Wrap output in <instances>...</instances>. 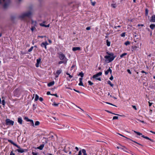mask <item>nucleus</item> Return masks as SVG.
<instances>
[{
  "label": "nucleus",
  "instance_id": "f257e3e1",
  "mask_svg": "<svg viewBox=\"0 0 155 155\" xmlns=\"http://www.w3.org/2000/svg\"><path fill=\"white\" fill-rule=\"evenodd\" d=\"M33 12L31 10L26 12L22 14L19 16V18L23 20H25L26 18H30L32 15Z\"/></svg>",
  "mask_w": 155,
  "mask_h": 155
},
{
  "label": "nucleus",
  "instance_id": "f03ea898",
  "mask_svg": "<svg viewBox=\"0 0 155 155\" xmlns=\"http://www.w3.org/2000/svg\"><path fill=\"white\" fill-rule=\"evenodd\" d=\"M113 53H109L107 52V62L109 63L112 61L116 57Z\"/></svg>",
  "mask_w": 155,
  "mask_h": 155
},
{
  "label": "nucleus",
  "instance_id": "7ed1b4c3",
  "mask_svg": "<svg viewBox=\"0 0 155 155\" xmlns=\"http://www.w3.org/2000/svg\"><path fill=\"white\" fill-rule=\"evenodd\" d=\"M102 72H99L96 74L94 75L93 76V78H95L96 79L98 80L99 81H101V79L100 78H99V76H101L102 75Z\"/></svg>",
  "mask_w": 155,
  "mask_h": 155
},
{
  "label": "nucleus",
  "instance_id": "20e7f679",
  "mask_svg": "<svg viewBox=\"0 0 155 155\" xmlns=\"http://www.w3.org/2000/svg\"><path fill=\"white\" fill-rule=\"evenodd\" d=\"M6 124L7 125H13L14 124V121L10 120L9 119H6L5 120Z\"/></svg>",
  "mask_w": 155,
  "mask_h": 155
},
{
  "label": "nucleus",
  "instance_id": "39448f33",
  "mask_svg": "<svg viewBox=\"0 0 155 155\" xmlns=\"http://www.w3.org/2000/svg\"><path fill=\"white\" fill-rule=\"evenodd\" d=\"M18 147H17L18 149H17L16 151H18V153H23L24 152H26L27 151V150L26 149H23L22 148H21L18 145Z\"/></svg>",
  "mask_w": 155,
  "mask_h": 155
},
{
  "label": "nucleus",
  "instance_id": "423d86ee",
  "mask_svg": "<svg viewBox=\"0 0 155 155\" xmlns=\"http://www.w3.org/2000/svg\"><path fill=\"white\" fill-rule=\"evenodd\" d=\"M59 57L61 60H67L66 58H65V56L62 53L59 54Z\"/></svg>",
  "mask_w": 155,
  "mask_h": 155
},
{
  "label": "nucleus",
  "instance_id": "0eeeda50",
  "mask_svg": "<svg viewBox=\"0 0 155 155\" xmlns=\"http://www.w3.org/2000/svg\"><path fill=\"white\" fill-rule=\"evenodd\" d=\"M48 44L47 42V41H45V42H43L41 44V46L42 47H44L45 49H47V46L48 45Z\"/></svg>",
  "mask_w": 155,
  "mask_h": 155
},
{
  "label": "nucleus",
  "instance_id": "6e6552de",
  "mask_svg": "<svg viewBox=\"0 0 155 155\" xmlns=\"http://www.w3.org/2000/svg\"><path fill=\"white\" fill-rule=\"evenodd\" d=\"M31 25H32V26L33 27L35 28L37 27V22L36 21H34L33 20L31 21Z\"/></svg>",
  "mask_w": 155,
  "mask_h": 155
},
{
  "label": "nucleus",
  "instance_id": "1a4fd4ad",
  "mask_svg": "<svg viewBox=\"0 0 155 155\" xmlns=\"http://www.w3.org/2000/svg\"><path fill=\"white\" fill-rule=\"evenodd\" d=\"M41 58H40L37 59V63L35 64L36 67L37 68L39 67V64L40 63L41 61Z\"/></svg>",
  "mask_w": 155,
  "mask_h": 155
},
{
  "label": "nucleus",
  "instance_id": "9d476101",
  "mask_svg": "<svg viewBox=\"0 0 155 155\" xmlns=\"http://www.w3.org/2000/svg\"><path fill=\"white\" fill-rule=\"evenodd\" d=\"M70 148L69 147H64L63 150V151L64 152L66 153H68L70 150Z\"/></svg>",
  "mask_w": 155,
  "mask_h": 155
},
{
  "label": "nucleus",
  "instance_id": "9b49d317",
  "mask_svg": "<svg viewBox=\"0 0 155 155\" xmlns=\"http://www.w3.org/2000/svg\"><path fill=\"white\" fill-rule=\"evenodd\" d=\"M151 22H155V15H153L151 17V19L150 20Z\"/></svg>",
  "mask_w": 155,
  "mask_h": 155
},
{
  "label": "nucleus",
  "instance_id": "f8f14e48",
  "mask_svg": "<svg viewBox=\"0 0 155 155\" xmlns=\"http://www.w3.org/2000/svg\"><path fill=\"white\" fill-rule=\"evenodd\" d=\"M8 141L9 142L13 144L14 146L16 147H18V145L15 143H14L12 140H8Z\"/></svg>",
  "mask_w": 155,
  "mask_h": 155
},
{
  "label": "nucleus",
  "instance_id": "ddd939ff",
  "mask_svg": "<svg viewBox=\"0 0 155 155\" xmlns=\"http://www.w3.org/2000/svg\"><path fill=\"white\" fill-rule=\"evenodd\" d=\"M23 120L22 118L21 117H19L18 118V122L20 124H22Z\"/></svg>",
  "mask_w": 155,
  "mask_h": 155
},
{
  "label": "nucleus",
  "instance_id": "4468645a",
  "mask_svg": "<svg viewBox=\"0 0 155 155\" xmlns=\"http://www.w3.org/2000/svg\"><path fill=\"white\" fill-rule=\"evenodd\" d=\"M142 137L143 138H144L146 139H147L149 140H150V141H151L152 142H153V140H152V139L150 138L149 137H147L145 136L144 135H142Z\"/></svg>",
  "mask_w": 155,
  "mask_h": 155
},
{
  "label": "nucleus",
  "instance_id": "2eb2a0df",
  "mask_svg": "<svg viewBox=\"0 0 155 155\" xmlns=\"http://www.w3.org/2000/svg\"><path fill=\"white\" fill-rule=\"evenodd\" d=\"M83 78H80L79 80L80 81V83L78 85L79 86H84L83 84V83L82 80Z\"/></svg>",
  "mask_w": 155,
  "mask_h": 155
},
{
  "label": "nucleus",
  "instance_id": "dca6fc26",
  "mask_svg": "<svg viewBox=\"0 0 155 155\" xmlns=\"http://www.w3.org/2000/svg\"><path fill=\"white\" fill-rule=\"evenodd\" d=\"M54 81H52L48 84V86L49 87H51L54 85Z\"/></svg>",
  "mask_w": 155,
  "mask_h": 155
},
{
  "label": "nucleus",
  "instance_id": "f3484780",
  "mask_svg": "<svg viewBox=\"0 0 155 155\" xmlns=\"http://www.w3.org/2000/svg\"><path fill=\"white\" fill-rule=\"evenodd\" d=\"M81 50V48L79 47H75L72 48L73 51H75L77 50Z\"/></svg>",
  "mask_w": 155,
  "mask_h": 155
},
{
  "label": "nucleus",
  "instance_id": "a211bd4d",
  "mask_svg": "<svg viewBox=\"0 0 155 155\" xmlns=\"http://www.w3.org/2000/svg\"><path fill=\"white\" fill-rule=\"evenodd\" d=\"M44 144H42L41 145H40V146L38 147L37 148L38 149H39L40 150H42L43 149V148H44Z\"/></svg>",
  "mask_w": 155,
  "mask_h": 155
},
{
  "label": "nucleus",
  "instance_id": "6ab92c4d",
  "mask_svg": "<svg viewBox=\"0 0 155 155\" xmlns=\"http://www.w3.org/2000/svg\"><path fill=\"white\" fill-rule=\"evenodd\" d=\"M67 62V60H64V61H60L59 62L58 64H60L62 63H64L65 64H66Z\"/></svg>",
  "mask_w": 155,
  "mask_h": 155
},
{
  "label": "nucleus",
  "instance_id": "aec40b11",
  "mask_svg": "<svg viewBox=\"0 0 155 155\" xmlns=\"http://www.w3.org/2000/svg\"><path fill=\"white\" fill-rule=\"evenodd\" d=\"M150 27L151 29H153L155 28V25L154 24H151L150 25Z\"/></svg>",
  "mask_w": 155,
  "mask_h": 155
},
{
  "label": "nucleus",
  "instance_id": "412c9836",
  "mask_svg": "<svg viewBox=\"0 0 155 155\" xmlns=\"http://www.w3.org/2000/svg\"><path fill=\"white\" fill-rule=\"evenodd\" d=\"M117 5L116 3H113L110 5L111 7L113 8H116L117 7Z\"/></svg>",
  "mask_w": 155,
  "mask_h": 155
},
{
  "label": "nucleus",
  "instance_id": "4be33fe9",
  "mask_svg": "<svg viewBox=\"0 0 155 155\" xmlns=\"http://www.w3.org/2000/svg\"><path fill=\"white\" fill-rule=\"evenodd\" d=\"M40 25L41 26L45 27H49V24H48L47 25H44L42 23L40 24Z\"/></svg>",
  "mask_w": 155,
  "mask_h": 155
},
{
  "label": "nucleus",
  "instance_id": "5701e85b",
  "mask_svg": "<svg viewBox=\"0 0 155 155\" xmlns=\"http://www.w3.org/2000/svg\"><path fill=\"white\" fill-rule=\"evenodd\" d=\"M121 147H122L121 149L123 150L124 151L127 152L126 150H127V148H126L124 146H121Z\"/></svg>",
  "mask_w": 155,
  "mask_h": 155
},
{
  "label": "nucleus",
  "instance_id": "b1692460",
  "mask_svg": "<svg viewBox=\"0 0 155 155\" xmlns=\"http://www.w3.org/2000/svg\"><path fill=\"white\" fill-rule=\"evenodd\" d=\"M82 152L83 154V155H87V154L86 153V151L85 149H83L82 150Z\"/></svg>",
  "mask_w": 155,
  "mask_h": 155
},
{
  "label": "nucleus",
  "instance_id": "393cba45",
  "mask_svg": "<svg viewBox=\"0 0 155 155\" xmlns=\"http://www.w3.org/2000/svg\"><path fill=\"white\" fill-rule=\"evenodd\" d=\"M61 71H62V70L61 69H60L59 70H57L56 71V73L58 75H59V74H60L61 73Z\"/></svg>",
  "mask_w": 155,
  "mask_h": 155
},
{
  "label": "nucleus",
  "instance_id": "a878e982",
  "mask_svg": "<svg viewBox=\"0 0 155 155\" xmlns=\"http://www.w3.org/2000/svg\"><path fill=\"white\" fill-rule=\"evenodd\" d=\"M109 72H110V74H111L112 71V70L110 68H109L107 70V74H108V73Z\"/></svg>",
  "mask_w": 155,
  "mask_h": 155
},
{
  "label": "nucleus",
  "instance_id": "bb28decb",
  "mask_svg": "<svg viewBox=\"0 0 155 155\" xmlns=\"http://www.w3.org/2000/svg\"><path fill=\"white\" fill-rule=\"evenodd\" d=\"M59 103L57 104L55 102H54L52 104V105L55 106H58Z\"/></svg>",
  "mask_w": 155,
  "mask_h": 155
},
{
  "label": "nucleus",
  "instance_id": "cd10ccee",
  "mask_svg": "<svg viewBox=\"0 0 155 155\" xmlns=\"http://www.w3.org/2000/svg\"><path fill=\"white\" fill-rule=\"evenodd\" d=\"M38 98H39L37 94H36L35 95V101H37L38 100Z\"/></svg>",
  "mask_w": 155,
  "mask_h": 155
},
{
  "label": "nucleus",
  "instance_id": "c85d7f7f",
  "mask_svg": "<svg viewBox=\"0 0 155 155\" xmlns=\"http://www.w3.org/2000/svg\"><path fill=\"white\" fill-rule=\"evenodd\" d=\"M79 75L81 77V78H82L84 77V75L83 73L82 72H80L79 74Z\"/></svg>",
  "mask_w": 155,
  "mask_h": 155
},
{
  "label": "nucleus",
  "instance_id": "c756f323",
  "mask_svg": "<svg viewBox=\"0 0 155 155\" xmlns=\"http://www.w3.org/2000/svg\"><path fill=\"white\" fill-rule=\"evenodd\" d=\"M134 132L136 133V134H137L138 135H142V134L139 132H137V131H134Z\"/></svg>",
  "mask_w": 155,
  "mask_h": 155
},
{
  "label": "nucleus",
  "instance_id": "7c9ffc66",
  "mask_svg": "<svg viewBox=\"0 0 155 155\" xmlns=\"http://www.w3.org/2000/svg\"><path fill=\"white\" fill-rule=\"evenodd\" d=\"M107 83L109 85H110L112 87H113V86H114L113 84H112L111 82L109 81H108L107 82Z\"/></svg>",
  "mask_w": 155,
  "mask_h": 155
},
{
  "label": "nucleus",
  "instance_id": "2f4dec72",
  "mask_svg": "<svg viewBox=\"0 0 155 155\" xmlns=\"http://www.w3.org/2000/svg\"><path fill=\"white\" fill-rule=\"evenodd\" d=\"M24 119L25 120H26L28 122H30L31 120V119H29L27 117H25Z\"/></svg>",
  "mask_w": 155,
  "mask_h": 155
},
{
  "label": "nucleus",
  "instance_id": "473e14b6",
  "mask_svg": "<svg viewBox=\"0 0 155 155\" xmlns=\"http://www.w3.org/2000/svg\"><path fill=\"white\" fill-rule=\"evenodd\" d=\"M40 124V122L39 121H36L35 123V126H38Z\"/></svg>",
  "mask_w": 155,
  "mask_h": 155
},
{
  "label": "nucleus",
  "instance_id": "72a5a7b5",
  "mask_svg": "<svg viewBox=\"0 0 155 155\" xmlns=\"http://www.w3.org/2000/svg\"><path fill=\"white\" fill-rule=\"evenodd\" d=\"M139 47L136 46H135L134 48V50L137 51L138 50Z\"/></svg>",
  "mask_w": 155,
  "mask_h": 155
},
{
  "label": "nucleus",
  "instance_id": "f704fd0d",
  "mask_svg": "<svg viewBox=\"0 0 155 155\" xmlns=\"http://www.w3.org/2000/svg\"><path fill=\"white\" fill-rule=\"evenodd\" d=\"M8 6V4L5 3L3 5V7L5 8H7V6Z\"/></svg>",
  "mask_w": 155,
  "mask_h": 155
},
{
  "label": "nucleus",
  "instance_id": "c9c22d12",
  "mask_svg": "<svg viewBox=\"0 0 155 155\" xmlns=\"http://www.w3.org/2000/svg\"><path fill=\"white\" fill-rule=\"evenodd\" d=\"M130 44V42L128 41H126V42H125V43H124V44L126 45H129Z\"/></svg>",
  "mask_w": 155,
  "mask_h": 155
},
{
  "label": "nucleus",
  "instance_id": "e433bc0d",
  "mask_svg": "<svg viewBox=\"0 0 155 155\" xmlns=\"http://www.w3.org/2000/svg\"><path fill=\"white\" fill-rule=\"evenodd\" d=\"M33 48V46H32V47H31V48L28 49V51L29 52H31Z\"/></svg>",
  "mask_w": 155,
  "mask_h": 155
},
{
  "label": "nucleus",
  "instance_id": "4c0bfd02",
  "mask_svg": "<svg viewBox=\"0 0 155 155\" xmlns=\"http://www.w3.org/2000/svg\"><path fill=\"white\" fill-rule=\"evenodd\" d=\"M30 122H31V125L33 126L34 127V123L33 121L32 120H31Z\"/></svg>",
  "mask_w": 155,
  "mask_h": 155
},
{
  "label": "nucleus",
  "instance_id": "58836bf2",
  "mask_svg": "<svg viewBox=\"0 0 155 155\" xmlns=\"http://www.w3.org/2000/svg\"><path fill=\"white\" fill-rule=\"evenodd\" d=\"M88 82L89 84L90 85H92L93 84V83L90 81H88Z\"/></svg>",
  "mask_w": 155,
  "mask_h": 155
},
{
  "label": "nucleus",
  "instance_id": "ea45409f",
  "mask_svg": "<svg viewBox=\"0 0 155 155\" xmlns=\"http://www.w3.org/2000/svg\"><path fill=\"white\" fill-rule=\"evenodd\" d=\"M127 54L126 53H123V54H121L120 55V57L121 58H122L123 57H124V56L125 55H127Z\"/></svg>",
  "mask_w": 155,
  "mask_h": 155
},
{
  "label": "nucleus",
  "instance_id": "a19ab883",
  "mask_svg": "<svg viewBox=\"0 0 155 155\" xmlns=\"http://www.w3.org/2000/svg\"><path fill=\"white\" fill-rule=\"evenodd\" d=\"M37 106V104H33V110H35V109L36 108V106Z\"/></svg>",
  "mask_w": 155,
  "mask_h": 155
},
{
  "label": "nucleus",
  "instance_id": "79ce46f5",
  "mask_svg": "<svg viewBox=\"0 0 155 155\" xmlns=\"http://www.w3.org/2000/svg\"><path fill=\"white\" fill-rule=\"evenodd\" d=\"M122 37H124L125 35V33L123 32L120 35Z\"/></svg>",
  "mask_w": 155,
  "mask_h": 155
},
{
  "label": "nucleus",
  "instance_id": "37998d69",
  "mask_svg": "<svg viewBox=\"0 0 155 155\" xmlns=\"http://www.w3.org/2000/svg\"><path fill=\"white\" fill-rule=\"evenodd\" d=\"M118 117L117 116H114L113 117V120H115V119H118Z\"/></svg>",
  "mask_w": 155,
  "mask_h": 155
},
{
  "label": "nucleus",
  "instance_id": "c03bdc74",
  "mask_svg": "<svg viewBox=\"0 0 155 155\" xmlns=\"http://www.w3.org/2000/svg\"><path fill=\"white\" fill-rule=\"evenodd\" d=\"M2 104L3 105H5V102L4 100H3L2 101Z\"/></svg>",
  "mask_w": 155,
  "mask_h": 155
},
{
  "label": "nucleus",
  "instance_id": "a18cd8bd",
  "mask_svg": "<svg viewBox=\"0 0 155 155\" xmlns=\"http://www.w3.org/2000/svg\"><path fill=\"white\" fill-rule=\"evenodd\" d=\"M110 42L107 40V46H109L110 45Z\"/></svg>",
  "mask_w": 155,
  "mask_h": 155
},
{
  "label": "nucleus",
  "instance_id": "49530a36",
  "mask_svg": "<svg viewBox=\"0 0 155 155\" xmlns=\"http://www.w3.org/2000/svg\"><path fill=\"white\" fill-rule=\"evenodd\" d=\"M91 5L93 6H94L95 5V4H96V2H91Z\"/></svg>",
  "mask_w": 155,
  "mask_h": 155
},
{
  "label": "nucleus",
  "instance_id": "de8ad7c7",
  "mask_svg": "<svg viewBox=\"0 0 155 155\" xmlns=\"http://www.w3.org/2000/svg\"><path fill=\"white\" fill-rule=\"evenodd\" d=\"M148 10L146 9L145 10V14L146 15H148Z\"/></svg>",
  "mask_w": 155,
  "mask_h": 155
},
{
  "label": "nucleus",
  "instance_id": "09e8293b",
  "mask_svg": "<svg viewBox=\"0 0 155 155\" xmlns=\"http://www.w3.org/2000/svg\"><path fill=\"white\" fill-rule=\"evenodd\" d=\"M107 112H109V113H112L114 115H118V116H120V115L118 114H114V113H111V112H110V111H108V110H107Z\"/></svg>",
  "mask_w": 155,
  "mask_h": 155
},
{
  "label": "nucleus",
  "instance_id": "8fccbe9b",
  "mask_svg": "<svg viewBox=\"0 0 155 155\" xmlns=\"http://www.w3.org/2000/svg\"><path fill=\"white\" fill-rule=\"evenodd\" d=\"M35 29V28H34L33 27H32V26H31V31H32V32H33V31H34V30Z\"/></svg>",
  "mask_w": 155,
  "mask_h": 155
},
{
  "label": "nucleus",
  "instance_id": "3c124183",
  "mask_svg": "<svg viewBox=\"0 0 155 155\" xmlns=\"http://www.w3.org/2000/svg\"><path fill=\"white\" fill-rule=\"evenodd\" d=\"M109 79L111 80H112L113 79V77L111 74V76L110 77V78Z\"/></svg>",
  "mask_w": 155,
  "mask_h": 155
},
{
  "label": "nucleus",
  "instance_id": "603ef678",
  "mask_svg": "<svg viewBox=\"0 0 155 155\" xmlns=\"http://www.w3.org/2000/svg\"><path fill=\"white\" fill-rule=\"evenodd\" d=\"M74 91H76V92H78V93H81V92H80V91H78V90H76V89H74Z\"/></svg>",
  "mask_w": 155,
  "mask_h": 155
},
{
  "label": "nucleus",
  "instance_id": "864d4df0",
  "mask_svg": "<svg viewBox=\"0 0 155 155\" xmlns=\"http://www.w3.org/2000/svg\"><path fill=\"white\" fill-rule=\"evenodd\" d=\"M137 120H138V121H139L140 122H142V123H145L143 121V120H139L138 119H137Z\"/></svg>",
  "mask_w": 155,
  "mask_h": 155
},
{
  "label": "nucleus",
  "instance_id": "5fc2aeb1",
  "mask_svg": "<svg viewBox=\"0 0 155 155\" xmlns=\"http://www.w3.org/2000/svg\"><path fill=\"white\" fill-rule=\"evenodd\" d=\"M127 72L130 74H131V73L130 71V70L129 69H128L127 70Z\"/></svg>",
  "mask_w": 155,
  "mask_h": 155
},
{
  "label": "nucleus",
  "instance_id": "6e6d98bb",
  "mask_svg": "<svg viewBox=\"0 0 155 155\" xmlns=\"http://www.w3.org/2000/svg\"><path fill=\"white\" fill-rule=\"evenodd\" d=\"M132 107L133 108H134L135 110H137V109L136 108V106L134 105H132Z\"/></svg>",
  "mask_w": 155,
  "mask_h": 155
},
{
  "label": "nucleus",
  "instance_id": "4d7b16f0",
  "mask_svg": "<svg viewBox=\"0 0 155 155\" xmlns=\"http://www.w3.org/2000/svg\"><path fill=\"white\" fill-rule=\"evenodd\" d=\"M39 100L41 101H42L43 100V99L42 97H40L39 98Z\"/></svg>",
  "mask_w": 155,
  "mask_h": 155
},
{
  "label": "nucleus",
  "instance_id": "13d9d810",
  "mask_svg": "<svg viewBox=\"0 0 155 155\" xmlns=\"http://www.w3.org/2000/svg\"><path fill=\"white\" fill-rule=\"evenodd\" d=\"M86 29L87 30H89L91 29V28L90 27H88L86 28Z\"/></svg>",
  "mask_w": 155,
  "mask_h": 155
},
{
  "label": "nucleus",
  "instance_id": "bf43d9fd",
  "mask_svg": "<svg viewBox=\"0 0 155 155\" xmlns=\"http://www.w3.org/2000/svg\"><path fill=\"white\" fill-rule=\"evenodd\" d=\"M51 95L54 96H56V97H58V96L57 94H51Z\"/></svg>",
  "mask_w": 155,
  "mask_h": 155
},
{
  "label": "nucleus",
  "instance_id": "052dcab7",
  "mask_svg": "<svg viewBox=\"0 0 155 155\" xmlns=\"http://www.w3.org/2000/svg\"><path fill=\"white\" fill-rule=\"evenodd\" d=\"M47 95H51V94H50V91H48L47 93Z\"/></svg>",
  "mask_w": 155,
  "mask_h": 155
},
{
  "label": "nucleus",
  "instance_id": "680f3d73",
  "mask_svg": "<svg viewBox=\"0 0 155 155\" xmlns=\"http://www.w3.org/2000/svg\"><path fill=\"white\" fill-rule=\"evenodd\" d=\"M10 155H15V153H13L12 151V152L10 153Z\"/></svg>",
  "mask_w": 155,
  "mask_h": 155
},
{
  "label": "nucleus",
  "instance_id": "e2e57ef3",
  "mask_svg": "<svg viewBox=\"0 0 155 155\" xmlns=\"http://www.w3.org/2000/svg\"><path fill=\"white\" fill-rule=\"evenodd\" d=\"M148 102H149V106H151L152 104V103H151L149 101Z\"/></svg>",
  "mask_w": 155,
  "mask_h": 155
},
{
  "label": "nucleus",
  "instance_id": "0e129e2a",
  "mask_svg": "<svg viewBox=\"0 0 155 155\" xmlns=\"http://www.w3.org/2000/svg\"><path fill=\"white\" fill-rule=\"evenodd\" d=\"M38 37H40V38H43L44 37H45L46 36H38Z\"/></svg>",
  "mask_w": 155,
  "mask_h": 155
},
{
  "label": "nucleus",
  "instance_id": "69168bd1",
  "mask_svg": "<svg viewBox=\"0 0 155 155\" xmlns=\"http://www.w3.org/2000/svg\"><path fill=\"white\" fill-rule=\"evenodd\" d=\"M32 154L33 155H37V154L36 153H35L34 152H32Z\"/></svg>",
  "mask_w": 155,
  "mask_h": 155
},
{
  "label": "nucleus",
  "instance_id": "338daca9",
  "mask_svg": "<svg viewBox=\"0 0 155 155\" xmlns=\"http://www.w3.org/2000/svg\"><path fill=\"white\" fill-rule=\"evenodd\" d=\"M121 145H120V147H118H118H117V149H121V148H122V147H121Z\"/></svg>",
  "mask_w": 155,
  "mask_h": 155
},
{
  "label": "nucleus",
  "instance_id": "774afa93",
  "mask_svg": "<svg viewBox=\"0 0 155 155\" xmlns=\"http://www.w3.org/2000/svg\"><path fill=\"white\" fill-rule=\"evenodd\" d=\"M48 42H49L50 43H51V42H52V41H51V40H50V39H48Z\"/></svg>",
  "mask_w": 155,
  "mask_h": 155
}]
</instances>
